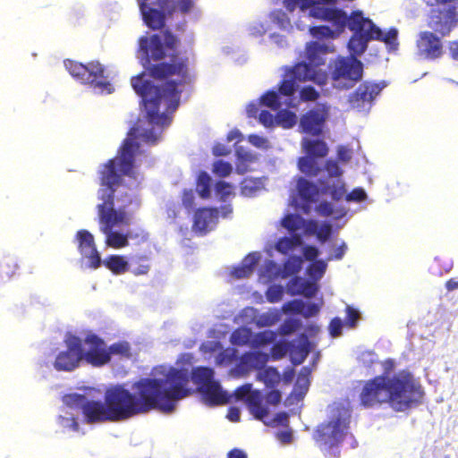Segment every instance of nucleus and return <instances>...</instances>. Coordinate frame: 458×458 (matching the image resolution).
<instances>
[{"mask_svg": "<svg viewBox=\"0 0 458 458\" xmlns=\"http://www.w3.org/2000/svg\"><path fill=\"white\" fill-rule=\"evenodd\" d=\"M191 378L198 386L205 403L210 406L224 405L230 402L231 396L222 389L219 382L214 379V370L208 367L193 369Z\"/></svg>", "mask_w": 458, "mask_h": 458, "instance_id": "nucleus-12", "label": "nucleus"}, {"mask_svg": "<svg viewBox=\"0 0 458 458\" xmlns=\"http://www.w3.org/2000/svg\"><path fill=\"white\" fill-rule=\"evenodd\" d=\"M346 325L350 327H354L356 326L357 321L360 318V313L352 309L351 306L346 307Z\"/></svg>", "mask_w": 458, "mask_h": 458, "instance_id": "nucleus-51", "label": "nucleus"}, {"mask_svg": "<svg viewBox=\"0 0 458 458\" xmlns=\"http://www.w3.org/2000/svg\"><path fill=\"white\" fill-rule=\"evenodd\" d=\"M76 239L78 241L79 251L88 259V266L93 269L98 268L102 260L96 248L94 236L88 230L81 229L77 232Z\"/></svg>", "mask_w": 458, "mask_h": 458, "instance_id": "nucleus-22", "label": "nucleus"}, {"mask_svg": "<svg viewBox=\"0 0 458 458\" xmlns=\"http://www.w3.org/2000/svg\"><path fill=\"white\" fill-rule=\"evenodd\" d=\"M327 115L328 106L325 104H319L301 118V127L307 133L318 135L322 131L323 123Z\"/></svg>", "mask_w": 458, "mask_h": 458, "instance_id": "nucleus-24", "label": "nucleus"}, {"mask_svg": "<svg viewBox=\"0 0 458 458\" xmlns=\"http://www.w3.org/2000/svg\"><path fill=\"white\" fill-rule=\"evenodd\" d=\"M258 378L262 381L267 387H275L280 382V375L274 368L263 369L258 375Z\"/></svg>", "mask_w": 458, "mask_h": 458, "instance_id": "nucleus-34", "label": "nucleus"}, {"mask_svg": "<svg viewBox=\"0 0 458 458\" xmlns=\"http://www.w3.org/2000/svg\"><path fill=\"white\" fill-rule=\"evenodd\" d=\"M194 41L192 32L181 38L170 29L139 38V51L146 59L144 66L148 75L156 81H165L162 87L156 86L144 79V72L131 80L134 91L142 98L150 124L168 125L171 119L165 113L159 112L160 104L165 102L166 111L174 112L180 103L181 88L193 82L190 55H192Z\"/></svg>", "mask_w": 458, "mask_h": 458, "instance_id": "nucleus-1", "label": "nucleus"}, {"mask_svg": "<svg viewBox=\"0 0 458 458\" xmlns=\"http://www.w3.org/2000/svg\"><path fill=\"white\" fill-rule=\"evenodd\" d=\"M271 22L275 27L284 30L286 21V13L282 10H276L270 14Z\"/></svg>", "mask_w": 458, "mask_h": 458, "instance_id": "nucleus-44", "label": "nucleus"}, {"mask_svg": "<svg viewBox=\"0 0 458 458\" xmlns=\"http://www.w3.org/2000/svg\"><path fill=\"white\" fill-rule=\"evenodd\" d=\"M281 402V393L278 390H271L266 394V403L276 406Z\"/></svg>", "mask_w": 458, "mask_h": 458, "instance_id": "nucleus-56", "label": "nucleus"}, {"mask_svg": "<svg viewBox=\"0 0 458 458\" xmlns=\"http://www.w3.org/2000/svg\"><path fill=\"white\" fill-rule=\"evenodd\" d=\"M350 411L343 403H335L329 407V420L321 424L315 434L320 449L330 457H338L339 443L346 433Z\"/></svg>", "mask_w": 458, "mask_h": 458, "instance_id": "nucleus-8", "label": "nucleus"}, {"mask_svg": "<svg viewBox=\"0 0 458 458\" xmlns=\"http://www.w3.org/2000/svg\"><path fill=\"white\" fill-rule=\"evenodd\" d=\"M19 264L13 256H5L0 259V279H11L17 274Z\"/></svg>", "mask_w": 458, "mask_h": 458, "instance_id": "nucleus-31", "label": "nucleus"}, {"mask_svg": "<svg viewBox=\"0 0 458 458\" xmlns=\"http://www.w3.org/2000/svg\"><path fill=\"white\" fill-rule=\"evenodd\" d=\"M327 172L332 180L340 178L342 171L336 162L329 160L327 162Z\"/></svg>", "mask_w": 458, "mask_h": 458, "instance_id": "nucleus-52", "label": "nucleus"}, {"mask_svg": "<svg viewBox=\"0 0 458 458\" xmlns=\"http://www.w3.org/2000/svg\"><path fill=\"white\" fill-rule=\"evenodd\" d=\"M362 75V64L354 57H339L333 65L332 79L337 89H349Z\"/></svg>", "mask_w": 458, "mask_h": 458, "instance_id": "nucleus-16", "label": "nucleus"}, {"mask_svg": "<svg viewBox=\"0 0 458 458\" xmlns=\"http://www.w3.org/2000/svg\"><path fill=\"white\" fill-rule=\"evenodd\" d=\"M367 198V194L363 189L358 188L353 190L349 195H347L348 201H361Z\"/></svg>", "mask_w": 458, "mask_h": 458, "instance_id": "nucleus-57", "label": "nucleus"}, {"mask_svg": "<svg viewBox=\"0 0 458 458\" xmlns=\"http://www.w3.org/2000/svg\"><path fill=\"white\" fill-rule=\"evenodd\" d=\"M282 294V291L276 289V288H270L267 292V299L271 302H275L278 301L279 297Z\"/></svg>", "mask_w": 458, "mask_h": 458, "instance_id": "nucleus-64", "label": "nucleus"}, {"mask_svg": "<svg viewBox=\"0 0 458 458\" xmlns=\"http://www.w3.org/2000/svg\"><path fill=\"white\" fill-rule=\"evenodd\" d=\"M335 0H288V9L292 4H298L309 16L333 22L335 30L327 26L310 28L312 37L322 41L335 38L348 22L349 28L354 32L348 44L352 55H361L371 39L383 41L390 49L397 48V29L392 28L384 32L371 20L364 18L361 13H354L348 18L344 12L335 7Z\"/></svg>", "mask_w": 458, "mask_h": 458, "instance_id": "nucleus-4", "label": "nucleus"}, {"mask_svg": "<svg viewBox=\"0 0 458 458\" xmlns=\"http://www.w3.org/2000/svg\"><path fill=\"white\" fill-rule=\"evenodd\" d=\"M147 261L148 258L145 255L135 257V259H132V262L137 264V267L131 269V273L137 276L147 275L150 269V266Z\"/></svg>", "mask_w": 458, "mask_h": 458, "instance_id": "nucleus-40", "label": "nucleus"}, {"mask_svg": "<svg viewBox=\"0 0 458 458\" xmlns=\"http://www.w3.org/2000/svg\"><path fill=\"white\" fill-rule=\"evenodd\" d=\"M276 339V334L270 330H265L258 333L251 342L253 347H259L272 344Z\"/></svg>", "mask_w": 458, "mask_h": 458, "instance_id": "nucleus-38", "label": "nucleus"}, {"mask_svg": "<svg viewBox=\"0 0 458 458\" xmlns=\"http://www.w3.org/2000/svg\"><path fill=\"white\" fill-rule=\"evenodd\" d=\"M239 159H241L240 163L237 164V172L239 174H244L247 172V167L244 165V166H242L243 165L244 162H248V163H252L256 157L254 155H252L251 153H244V154H241L239 153Z\"/></svg>", "mask_w": 458, "mask_h": 458, "instance_id": "nucleus-47", "label": "nucleus"}, {"mask_svg": "<svg viewBox=\"0 0 458 458\" xmlns=\"http://www.w3.org/2000/svg\"><path fill=\"white\" fill-rule=\"evenodd\" d=\"M351 157H352V152L350 149H348L345 147H340L338 148V158L342 162L346 163L351 159Z\"/></svg>", "mask_w": 458, "mask_h": 458, "instance_id": "nucleus-60", "label": "nucleus"}, {"mask_svg": "<svg viewBox=\"0 0 458 458\" xmlns=\"http://www.w3.org/2000/svg\"><path fill=\"white\" fill-rule=\"evenodd\" d=\"M302 146L309 154L315 157H323L328 151L327 144L318 140L303 139Z\"/></svg>", "mask_w": 458, "mask_h": 458, "instance_id": "nucleus-33", "label": "nucleus"}, {"mask_svg": "<svg viewBox=\"0 0 458 458\" xmlns=\"http://www.w3.org/2000/svg\"><path fill=\"white\" fill-rule=\"evenodd\" d=\"M68 72L81 83L89 85L101 92H112V85L105 75V67L99 62H89L83 64L72 60L64 61Z\"/></svg>", "mask_w": 458, "mask_h": 458, "instance_id": "nucleus-11", "label": "nucleus"}, {"mask_svg": "<svg viewBox=\"0 0 458 458\" xmlns=\"http://www.w3.org/2000/svg\"><path fill=\"white\" fill-rule=\"evenodd\" d=\"M233 171V166L229 162L224 160H216L213 164L212 172L218 177H227Z\"/></svg>", "mask_w": 458, "mask_h": 458, "instance_id": "nucleus-42", "label": "nucleus"}, {"mask_svg": "<svg viewBox=\"0 0 458 458\" xmlns=\"http://www.w3.org/2000/svg\"><path fill=\"white\" fill-rule=\"evenodd\" d=\"M318 212L322 216H330L333 214V207L329 202H322L318 207Z\"/></svg>", "mask_w": 458, "mask_h": 458, "instance_id": "nucleus-59", "label": "nucleus"}, {"mask_svg": "<svg viewBox=\"0 0 458 458\" xmlns=\"http://www.w3.org/2000/svg\"><path fill=\"white\" fill-rule=\"evenodd\" d=\"M248 141L259 148H267L268 147V140L267 138L263 136H259L258 134H250L248 136Z\"/></svg>", "mask_w": 458, "mask_h": 458, "instance_id": "nucleus-49", "label": "nucleus"}, {"mask_svg": "<svg viewBox=\"0 0 458 458\" xmlns=\"http://www.w3.org/2000/svg\"><path fill=\"white\" fill-rule=\"evenodd\" d=\"M218 209L216 208H201L196 210L192 230L204 234L208 231L210 225L216 222Z\"/></svg>", "mask_w": 458, "mask_h": 458, "instance_id": "nucleus-26", "label": "nucleus"}, {"mask_svg": "<svg viewBox=\"0 0 458 458\" xmlns=\"http://www.w3.org/2000/svg\"><path fill=\"white\" fill-rule=\"evenodd\" d=\"M327 264L319 259L310 264L306 270L309 279L296 276L288 281V293L300 294L310 299L316 295L318 291V282L323 277Z\"/></svg>", "mask_w": 458, "mask_h": 458, "instance_id": "nucleus-15", "label": "nucleus"}, {"mask_svg": "<svg viewBox=\"0 0 458 458\" xmlns=\"http://www.w3.org/2000/svg\"><path fill=\"white\" fill-rule=\"evenodd\" d=\"M383 367L385 374L368 381L362 389L360 401L364 406L387 403L394 410L403 411L421 399V387L411 373L403 370L391 376L393 360H386Z\"/></svg>", "mask_w": 458, "mask_h": 458, "instance_id": "nucleus-5", "label": "nucleus"}, {"mask_svg": "<svg viewBox=\"0 0 458 458\" xmlns=\"http://www.w3.org/2000/svg\"><path fill=\"white\" fill-rule=\"evenodd\" d=\"M310 369L303 367L294 383L293 389L288 395V417L291 414H299L302 407L303 398L310 386Z\"/></svg>", "mask_w": 458, "mask_h": 458, "instance_id": "nucleus-21", "label": "nucleus"}, {"mask_svg": "<svg viewBox=\"0 0 458 458\" xmlns=\"http://www.w3.org/2000/svg\"><path fill=\"white\" fill-rule=\"evenodd\" d=\"M385 86V84L380 86L379 84L365 82L360 85L355 94L351 97L350 102L357 108L360 107V102L370 103Z\"/></svg>", "mask_w": 458, "mask_h": 458, "instance_id": "nucleus-27", "label": "nucleus"}, {"mask_svg": "<svg viewBox=\"0 0 458 458\" xmlns=\"http://www.w3.org/2000/svg\"><path fill=\"white\" fill-rule=\"evenodd\" d=\"M108 352H110V357L112 355H119L121 357L124 358H130L131 357V346L129 343L123 341V342H117L113 344H111L108 349Z\"/></svg>", "mask_w": 458, "mask_h": 458, "instance_id": "nucleus-39", "label": "nucleus"}, {"mask_svg": "<svg viewBox=\"0 0 458 458\" xmlns=\"http://www.w3.org/2000/svg\"><path fill=\"white\" fill-rule=\"evenodd\" d=\"M297 189L300 196L309 201H315L318 195V187L311 182L301 178L297 183Z\"/></svg>", "mask_w": 458, "mask_h": 458, "instance_id": "nucleus-32", "label": "nucleus"}, {"mask_svg": "<svg viewBox=\"0 0 458 458\" xmlns=\"http://www.w3.org/2000/svg\"><path fill=\"white\" fill-rule=\"evenodd\" d=\"M359 360L365 367L370 368L377 360V356L373 352H363L359 356Z\"/></svg>", "mask_w": 458, "mask_h": 458, "instance_id": "nucleus-48", "label": "nucleus"}, {"mask_svg": "<svg viewBox=\"0 0 458 458\" xmlns=\"http://www.w3.org/2000/svg\"><path fill=\"white\" fill-rule=\"evenodd\" d=\"M249 34L258 38L266 34L267 28L261 21H255L249 26Z\"/></svg>", "mask_w": 458, "mask_h": 458, "instance_id": "nucleus-46", "label": "nucleus"}, {"mask_svg": "<svg viewBox=\"0 0 458 458\" xmlns=\"http://www.w3.org/2000/svg\"><path fill=\"white\" fill-rule=\"evenodd\" d=\"M269 360V355L259 351L243 353L237 364V369L242 374H247L253 369L261 370Z\"/></svg>", "mask_w": 458, "mask_h": 458, "instance_id": "nucleus-25", "label": "nucleus"}, {"mask_svg": "<svg viewBox=\"0 0 458 458\" xmlns=\"http://www.w3.org/2000/svg\"><path fill=\"white\" fill-rule=\"evenodd\" d=\"M280 96H286V75L279 82L278 91L267 90L256 102L248 104L247 116L258 118L265 127L278 124L286 128V109H280L282 106Z\"/></svg>", "mask_w": 458, "mask_h": 458, "instance_id": "nucleus-10", "label": "nucleus"}, {"mask_svg": "<svg viewBox=\"0 0 458 458\" xmlns=\"http://www.w3.org/2000/svg\"><path fill=\"white\" fill-rule=\"evenodd\" d=\"M287 307L288 315L300 314L306 319L316 316L320 310L318 304L300 299L288 301ZM318 331L317 325L307 322L304 326L301 319L288 316V355L293 364H301L305 360L311 350L309 338L316 335Z\"/></svg>", "mask_w": 458, "mask_h": 458, "instance_id": "nucleus-7", "label": "nucleus"}, {"mask_svg": "<svg viewBox=\"0 0 458 458\" xmlns=\"http://www.w3.org/2000/svg\"><path fill=\"white\" fill-rule=\"evenodd\" d=\"M251 384H245L237 387L234 395L237 399H245L250 412L257 420L263 421L265 424L275 427L286 424V412H278L272 420H267L268 411L263 405V396L259 390L251 391Z\"/></svg>", "mask_w": 458, "mask_h": 458, "instance_id": "nucleus-14", "label": "nucleus"}, {"mask_svg": "<svg viewBox=\"0 0 458 458\" xmlns=\"http://www.w3.org/2000/svg\"><path fill=\"white\" fill-rule=\"evenodd\" d=\"M74 399L81 403V409L84 420L88 424L114 422L106 403L98 400H86L83 394H75Z\"/></svg>", "mask_w": 458, "mask_h": 458, "instance_id": "nucleus-18", "label": "nucleus"}, {"mask_svg": "<svg viewBox=\"0 0 458 458\" xmlns=\"http://www.w3.org/2000/svg\"><path fill=\"white\" fill-rule=\"evenodd\" d=\"M240 411L236 407H231L228 410L227 418L233 422H238L240 420Z\"/></svg>", "mask_w": 458, "mask_h": 458, "instance_id": "nucleus-62", "label": "nucleus"}, {"mask_svg": "<svg viewBox=\"0 0 458 458\" xmlns=\"http://www.w3.org/2000/svg\"><path fill=\"white\" fill-rule=\"evenodd\" d=\"M334 50V47L330 43L321 39L308 43L306 55L309 64L305 62L300 63L292 71L288 70V79L291 78L299 81H312L320 87L325 85L328 77L326 72L318 68L319 65L324 64L321 55L333 52ZM294 90V83L288 80V98L293 94Z\"/></svg>", "mask_w": 458, "mask_h": 458, "instance_id": "nucleus-9", "label": "nucleus"}, {"mask_svg": "<svg viewBox=\"0 0 458 458\" xmlns=\"http://www.w3.org/2000/svg\"><path fill=\"white\" fill-rule=\"evenodd\" d=\"M449 55L458 61V40L451 41L448 47Z\"/></svg>", "mask_w": 458, "mask_h": 458, "instance_id": "nucleus-61", "label": "nucleus"}, {"mask_svg": "<svg viewBox=\"0 0 458 458\" xmlns=\"http://www.w3.org/2000/svg\"><path fill=\"white\" fill-rule=\"evenodd\" d=\"M211 178L207 172H200L197 178L196 190L202 199L210 197Z\"/></svg>", "mask_w": 458, "mask_h": 458, "instance_id": "nucleus-36", "label": "nucleus"}, {"mask_svg": "<svg viewBox=\"0 0 458 458\" xmlns=\"http://www.w3.org/2000/svg\"><path fill=\"white\" fill-rule=\"evenodd\" d=\"M259 260V256L257 253H250L243 259L241 265L234 267L231 270V276L236 279L249 277L253 273Z\"/></svg>", "mask_w": 458, "mask_h": 458, "instance_id": "nucleus-28", "label": "nucleus"}, {"mask_svg": "<svg viewBox=\"0 0 458 458\" xmlns=\"http://www.w3.org/2000/svg\"><path fill=\"white\" fill-rule=\"evenodd\" d=\"M343 322L341 318H334L329 325L330 335L334 337L339 336L342 334Z\"/></svg>", "mask_w": 458, "mask_h": 458, "instance_id": "nucleus-55", "label": "nucleus"}, {"mask_svg": "<svg viewBox=\"0 0 458 458\" xmlns=\"http://www.w3.org/2000/svg\"><path fill=\"white\" fill-rule=\"evenodd\" d=\"M161 134L154 128L140 132L138 127H132L128 137L123 141L117 155L101 165L98 170L99 184L98 199L102 203L97 206L100 230L106 234V244L113 249H122L129 244L128 235L113 231L116 226L129 225V217L124 209H114V192L123 182V176L135 178L134 157L140 144L134 138L140 136L148 144H156Z\"/></svg>", "mask_w": 458, "mask_h": 458, "instance_id": "nucleus-3", "label": "nucleus"}, {"mask_svg": "<svg viewBox=\"0 0 458 458\" xmlns=\"http://www.w3.org/2000/svg\"><path fill=\"white\" fill-rule=\"evenodd\" d=\"M153 375V377L140 378L133 384L137 395L120 385L106 391L105 401L114 422L126 420L152 410L170 413L177 401L191 394L187 370L173 367L160 368L156 369Z\"/></svg>", "mask_w": 458, "mask_h": 458, "instance_id": "nucleus-2", "label": "nucleus"}, {"mask_svg": "<svg viewBox=\"0 0 458 458\" xmlns=\"http://www.w3.org/2000/svg\"><path fill=\"white\" fill-rule=\"evenodd\" d=\"M262 189H264V183L260 178L246 177L241 182V193L244 197H254Z\"/></svg>", "mask_w": 458, "mask_h": 458, "instance_id": "nucleus-30", "label": "nucleus"}, {"mask_svg": "<svg viewBox=\"0 0 458 458\" xmlns=\"http://www.w3.org/2000/svg\"><path fill=\"white\" fill-rule=\"evenodd\" d=\"M172 4L175 5L176 11L178 10L182 13H188L193 7L192 0H178L177 4L174 3L172 0H169V4Z\"/></svg>", "mask_w": 458, "mask_h": 458, "instance_id": "nucleus-53", "label": "nucleus"}, {"mask_svg": "<svg viewBox=\"0 0 458 458\" xmlns=\"http://www.w3.org/2000/svg\"><path fill=\"white\" fill-rule=\"evenodd\" d=\"M428 4L434 5L428 18V27L443 37L458 24L457 2L455 0H427Z\"/></svg>", "mask_w": 458, "mask_h": 458, "instance_id": "nucleus-13", "label": "nucleus"}, {"mask_svg": "<svg viewBox=\"0 0 458 458\" xmlns=\"http://www.w3.org/2000/svg\"><path fill=\"white\" fill-rule=\"evenodd\" d=\"M347 250V245L345 242H343L341 246L335 249L334 254L328 258V260H331L333 259L340 260L344 258L345 252Z\"/></svg>", "mask_w": 458, "mask_h": 458, "instance_id": "nucleus-58", "label": "nucleus"}, {"mask_svg": "<svg viewBox=\"0 0 458 458\" xmlns=\"http://www.w3.org/2000/svg\"><path fill=\"white\" fill-rule=\"evenodd\" d=\"M215 191L221 201H225L228 197L233 195V186L225 181H218L216 183Z\"/></svg>", "mask_w": 458, "mask_h": 458, "instance_id": "nucleus-41", "label": "nucleus"}, {"mask_svg": "<svg viewBox=\"0 0 458 458\" xmlns=\"http://www.w3.org/2000/svg\"><path fill=\"white\" fill-rule=\"evenodd\" d=\"M299 167L302 173L310 175H315L318 171L316 161L311 157H301L299 160Z\"/></svg>", "mask_w": 458, "mask_h": 458, "instance_id": "nucleus-43", "label": "nucleus"}, {"mask_svg": "<svg viewBox=\"0 0 458 458\" xmlns=\"http://www.w3.org/2000/svg\"><path fill=\"white\" fill-rule=\"evenodd\" d=\"M103 264L114 275H123L130 270L129 262L122 255H109L104 259Z\"/></svg>", "mask_w": 458, "mask_h": 458, "instance_id": "nucleus-29", "label": "nucleus"}, {"mask_svg": "<svg viewBox=\"0 0 458 458\" xmlns=\"http://www.w3.org/2000/svg\"><path fill=\"white\" fill-rule=\"evenodd\" d=\"M300 96L303 101H314L318 98V92L311 86H304L300 89Z\"/></svg>", "mask_w": 458, "mask_h": 458, "instance_id": "nucleus-45", "label": "nucleus"}, {"mask_svg": "<svg viewBox=\"0 0 458 458\" xmlns=\"http://www.w3.org/2000/svg\"><path fill=\"white\" fill-rule=\"evenodd\" d=\"M323 189L325 191L330 192V194L334 199H342L346 192V190L344 188V183L340 178L332 180V183L329 182H327L323 186Z\"/></svg>", "mask_w": 458, "mask_h": 458, "instance_id": "nucleus-37", "label": "nucleus"}, {"mask_svg": "<svg viewBox=\"0 0 458 458\" xmlns=\"http://www.w3.org/2000/svg\"><path fill=\"white\" fill-rule=\"evenodd\" d=\"M331 233L332 227L329 225L319 226L316 221L288 215V275L297 273L302 268L303 259L313 261L319 254L316 247L303 242L304 236L316 234L318 241L325 242Z\"/></svg>", "mask_w": 458, "mask_h": 458, "instance_id": "nucleus-6", "label": "nucleus"}, {"mask_svg": "<svg viewBox=\"0 0 458 458\" xmlns=\"http://www.w3.org/2000/svg\"><path fill=\"white\" fill-rule=\"evenodd\" d=\"M158 5L161 10L148 6L146 3H140V13L142 14L145 24L152 30H161L165 26V14L172 15L176 12L174 4H169V0H159Z\"/></svg>", "mask_w": 458, "mask_h": 458, "instance_id": "nucleus-19", "label": "nucleus"}, {"mask_svg": "<svg viewBox=\"0 0 458 458\" xmlns=\"http://www.w3.org/2000/svg\"><path fill=\"white\" fill-rule=\"evenodd\" d=\"M227 458H248V456L242 449L233 448L227 454Z\"/></svg>", "mask_w": 458, "mask_h": 458, "instance_id": "nucleus-63", "label": "nucleus"}, {"mask_svg": "<svg viewBox=\"0 0 458 458\" xmlns=\"http://www.w3.org/2000/svg\"><path fill=\"white\" fill-rule=\"evenodd\" d=\"M194 200H195V197H194V192L191 189H185L183 190L182 191V205L187 208V209H191L193 208L194 207Z\"/></svg>", "mask_w": 458, "mask_h": 458, "instance_id": "nucleus-50", "label": "nucleus"}, {"mask_svg": "<svg viewBox=\"0 0 458 458\" xmlns=\"http://www.w3.org/2000/svg\"><path fill=\"white\" fill-rule=\"evenodd\" d=\"M65 344L67 349L58 353L54 367L58 371H72L79 367L82 360V341L76 335H70Z\"/></svg>", "mask_w": 458, "mask_h": 458, "instance_id": "nucleus-17", "label": "nucleus"}, {"mask_svg": "<svg viewBox=\"0 0 458 458\" xmlns=\"http://www.w3.org/2000/svg\"><path fill=\"white\" fill-rule=\"evenodd\" d=\"M417 53L420 56L428 59L440 57L443 51L439 38L430 31L420 32L417 39Z\"/></svg>", "mask_w": 458, "mask_h": 458, "instance_id": "nucleus-23", "label": "nucleus"}, {"mask_svg": "<svg viewBox=\"0 0 458 458\" xmlns=\"http://www.w3.org/2000/svg\"><path fill=\"white\" fill-rule=\"evenodd\" d=\"M286 355V342L281 341L279 344H276L272 348V356L274 359L277 360L283 358Z\"/></svg>", "mask_w": 458, "mask_h": 458, "instance_id": "nucleus-54", "label": "nucleus"}, {"mask_svg": "<svg viewBox=\"0 0 458 458\" xmlns=\"http://www.w3.org/2000/svg\"><path fill=\"white\" fill-rule=\"evenodd\" d=\"M84 343L88 345L85 352L82 349V360L94 367H101L111 360L110 352L106 348V344L102 338L95 334L88 335Z\"/></svg>", "mask_w": 458, "mask_h": 458, "instance_id": "nucleus-20", "label": "nucleus"}, {"mask_svg": "<svg viewBox=\"0 0 458 458\" xmlns=\"http://www.w3.org/2000/svg\"><path fill=\"white\" fill-rule=\"evenodd\" d=\"M251 340V331L247 327H239L231 335V343L233 345L244 346L248 345Z\"/></svg>", "mask_w": 458, "mask_h": 458, "instance_id": "nucleus-35", "label": "nucleus"}]
</instances>
